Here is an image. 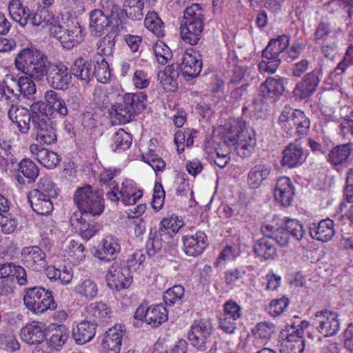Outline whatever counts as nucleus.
Here are the masks:
<instances>
[{
    "label": "nucleus",
    "instance_id": "9b49d317",
    "mask_svg": "<svg viewBox=\"0 0 353 353\" xmlns=\"http://www.w3.org/2000/svg\"><path fill=\"white\" fill-rule=\"evenodd\" d=\"M225 142L228 145H236L237 154L242 157H248L251 154L255 143L248 131L242 129L240 125L230 128L225 136Z\"/></svg>",
    "mask_w": 353,
    "mask_h": 353
},
{
    "label": "nucleus",
    "instance_id": "de8ad7c7",
    "mask_svg": "<svg viewBox=\"0 0 353 353\" xmlns=\"http://www.w3.org/2000/svg\"><path fill=\"white\" fill-rule=\"evenodd\" d=\"M121 30H111L98 42V50L105 56L113 54L115 46V38Z\"/></svg>",
    "mask_w": 353,
    "mask_h": 353
},
{
    "label": "nucleus",
    "instance_id": "603ef678",
    "mask_svg": "<svg viewBox=\"0 0 353 353\" xmlns=\"http://www.w3.org/2000/svg\"><path fill=\"white\" fill-rule=\"evenodd\" d=\"M284 224L290 236L297 241H301L303 238L305 230L300 221L295 219H286L284 221Z\"/></svg>",
    "mask_w": 353,
    "mask_h": 353
},
{
    "label": "nucleus",
    "instance_id": "f704fd0d",
    "mask_svg": "<svg viewBox=\"0 0 353 353\" xmlns=\"http://www.w3.org/2000/svg\"><path fill=\"white\" fill-rule=\"evenodd\" d=\"M145 0H125L122 13L132 21H140L143 18Z\"/></svg>",
    "mask_w": 353,
    "mask_h": 353
},
{
    "label": "nucleus",
    "instance_id": "f257e3e1",
    "mask_svg": "<svg viewBox=\"0 0 353 353\" xmlns=\"http://www.w3.org/2000/svg\"><path fill=\"white\" fill-rule=\"evenodd\" d=\"M52 64L46 54L32 48L22 49L14 59L18 70L39 81L44 79Z\"/></svg>",
    "mask_w": 353,
    "mask_h": 353
},
{
    "label": "nucleus",
    "instance_id": "4d7b16f0",
    "mask_svg": "<svg viewBox=\"0 0 353 353\" xmlns=\"http://www.w3.org/2000/svg\"><path fill=\"white\" fill-rule=\"evenodd\" d=\"M34 190L46 196L56 198L58 195L54 183L47 176L41 177L37 184V188Z\"/></svg>",
    "mask_w": 353,
    "mask_h": 353
},
{
    "label": "nucleus",
    "instance_id": "412c9836",
    "mask_svg": "<svg viewBox=\"0 0 353 353\" xmlns=\"http://www.w3.org/2000/svg\"><path fill=\"white\" fill-rule=\"evenodd\" d=\"M9 119L17 124L19 130L22 134H28L30 129V122L33 126L34 111L24 107L12 105L8 113Z\"/></svg>",
    "mask_w": 353,
    "mask_h": 353
},
{
    "label": "nucleus",
    "instance_id": "1a4fd4ad",
    "mask_svg": "<svg viewBox=\"0 0 353 353\" xmlns=\"http://www.w3.org/2000/svg\"><path fill=\"white\" fill-rule=\"evenodd\" d=\"M23 302L26 307L35 314L54 310L57 306L52 292L42 286L27 288Z\"/></svg>",
    "mask_w": 353,
    "mask_h": 353
},
{
    "label": "nucleus",
    "instance_id": "58836bf2",
    "mask_svg": "<svg viewBox=\"0 0 353 353\" xmlns=\"http://www.w3.org/2000/svg\"><path fill=\"white\" fill-rule=\"evenodd\" d=\"M310 128V121L305 113L300 110L296 112V117L294 124L292 126V131L290 133L292 137H297L301 139L308 134Z\"/></svg>",
    "mask_w": 353,
    "mask_h": 353
},
{
    "label": "nucleus",
    "instance_id": "393cba45",
    "mask_svg": "<svg viewBox=\"0 0 353 353\" xmlns=\"http://www.w3.org/2000/svg\"><path fill=\"white\" fill-rule=\"evenodd\" d=\"M334 225V221L330 219L321 220L318 223H313L310 226V236L317 241H329L335 234Z\"/></svg>",
    "mask_w": 353,
    "mask_h": 353
},
{
    "label": "nucleus",
    "instance_id": "6e6552de",
    "mask_svg": "<svg viewBox=\"0 0 353 353\" xmlns=\"http://www.w3.org/2000/svg\"><path fill=\"white\" fill-rule=\"evenodd\" d=\"M190 345L199 352L209 349L208 353H212L216 346L212 336V326L210 322L194 321L188 334Z\"/></svg>",
    "mask_w": 353,
    "mask_h": 353
},
{
    "label": "nucleus",
    "instance_id": "f03ea898",
    "mask_svg": "<svg viewBox=\"0 0 353 353\" xmlns=\"http://www.w3.org/2000/svg\"><path fill=\"white\" fill-rule=\"evenodd\" d=\"M30 111H34L32 130L36 133L37 141L43 145H50L57 141V123L46 113L43 102L33 103Z\"/></svg>",
    "mask_w": 353,
    "mask_h": 353
},
{
    "label": "nucleus",
    "instance_id": "c756f323",
    "mask_svg": "<svg viewBox=\"0 0 353 353\" xmlns=\"http://www.w3.org/2000/svg\"><path fill=\"white\" fill-rule=\"evenodd\" d=\"M261 232L265 237L273 239L281 247L288 246L290 243V236L285 224L279 227L266 224L261 227Z\"/></svg>",
    "mask_w": 353,
    "mask_h": 353
},
{
    "label": "nucleus",
    "instance_id": "79ce46f5",
    "mask_svg": "<svg viewBox=\"0 0 353 353\" xmlns=\"http://www.w3.org/2000/svg\"><path fill=\"white\" fill-rule=\"evenodd\" d=\"M19 172L28 179V183L35 182L39 174V169L37 165L29 159H23L18 165Z\"/></svg>",
    "mask_w": 353,
    "mask_h": 353
},
{
    "label": "nucleus",
    "instance_id": "ddd939ff",
    "mask_svg": "<svg viewBox=\"0 0 353 353\" xmlns=\"http://www.w3.org/2000/svg\"><path fill=\"white\" fill-rule=\"evenodd\" d=\"M323 74V68L319 65L315 68L312 72L306 74L303 80L299 82L293 93L294 96L300 99H305L310 97L316 90V88L320 83V77Z\"/></svg>",
    "mask_w": 353,
    "mask_h": 353
},
{
    "label": "nucleus",
    "instance_id": "a878e982",
    "mask_svg": "<svg viewBox=\"0 0 353 353\" xmlns=\"http://www.w3.org/2000/svg\"><path fill=\"white\" fill-rule=\"evenodd\" d=\"M31 208L37 214L48 216L54 209L52 197L41 194V193L32 190L28 196Z\"/></svg>",
    "mask_w": 353,
    "mask_h": 353
},
{
    "label": "nucleus",
    "instance_id": "774afa93",
    "mask_svg": "<svg viewBox=\"0 0 353 353\" xmlns=\"http://www.w3.org/2000/svg\"><path fill=\"white\" fill-rule=\"evenodd\" d=\"M275 332V325L273 323H259L254 334L260 339H270Z\"/></svg>",
    "mask_w": 353,
    "mask_h": 353
},
{
    "label": "nucleus",
    "instance_id": "c9c22d12",
    "mask_svg": "<svg viewBox=\"0 0 353 353\" xmlns=\"http://www.w3.org/2000/svg\"><path fill=\"white\" fill-rule=\"evenodd\" d=\"M168 319V311L162 305H156L146 309V323L157 327Z\"/></svg>",
    "mask_w": 353,
    "mask_h": 353
},
{
    "label": "nucleus",
    "instance_id": "bf43d9fd",
    "mask_svg": "<svg viewBox=\"0 0 353 353\" xmlns=\"http://www.w3.org/2000/svg\"><path fill=\"white\" fill-rule=\"evenodd\" d=\"M153 49L157 61L160 64H165L172 57L171 50L162 41L156 43Z\"/></svg>",
    "mask_w": 353,
    "mask_h": 353
},
{
    "label": "nucleus",
    "instance_id": "4468645a",
    "mask_svg": "<svg viewBox=\"0 0 353 353\" xmlns=\"http://www.w3.org/2000/svg\"><path fill=\"white\" fill-rule=\"evenodd\" d=\"M314 323L317 330L324 337L335 335L340 327L337 314L328 310L317 312L315 314Z\"/></svg>",
    "mask_w": 353,
    "mask_h": 353
},
{
    "label": "nucleus",
    "instance_id": "e2e57ef3",
    "mask_svg": "<svg viewBox=\"0 0 353 353\" xmlns=\"http://www.w3.org/2000/svg\"><path fill=\"white\" fill-rule=\"evenodd\" d=\"M19 78H17L12 74H6L3 81V84L5 85L7 89L8 94H13L16 97L19 96L20 85Z\"/></svg>",
    "mask_w": 353,
    "mask_h": 353
},
{
    "label": "nucleus",
    "instance_id": "20e7f679",
    "mask_svg": "<svg viewBox=\"0 0 353 353\" xmlns=\"http://www.w3.org/2000/svg\"><path fill=\"white\" fill-rule=\"evenodd\" d=\"M73 200L79 210V214L84 216H99L105 208L103 191L93 190L88 184L77 189Z\"/></svg>",
    "mask_w": 353,
    "mask_h": 353
},
{
    "label": "nucleus",
    "instance_id": "0eeeda50",
    "mask_svg": "<svg viewBox=\"0 0 353 353\" xmlns=\"http://www.w3.org/2000/svg\"><path fill=\"white\" fill-rule=\"evenodd\" d=\"M288 79L283 77H268L259 88L257 98L254 101V110H267L270 103L276 101L283 94Z\"/></svg>",
    "mask_w": 353,
    "mask_h": 353
},
{
    "label": "nucleus",
    "instance_id": "5fc2aeb1",
    "mask_svg": "<svg viewBox=\"0 0 353 353\" xmlns=\"http://www.w3.org/2000/svg\"><path fill=\"white\" fill-rule=\"evenodd\" d=\"M81 32L80 27L72 26V29H69L66 34L62 38L61 43L63 47L71 49L79 44L81 40Z\"/></svg>",
    "mask_w": 353,
    "mask_h": 353
},
{
    "label": "nucleus",
    "instance_id": "4be33fe9",
    "mask_svg": "<svg viewBox=\"0 0 353 353\" xmlns=\"http://www.w3.org/2000/svg\"><path fill=\"white\" fill-rule=\"evenodd\" d=\"M121 250L117 238L108 235L103 239L94 252V256L101 261H110L117 258Z\"/></svg>",
    "mask_w": 353,
    "mask_h": 353
},
{
    "label": "nucleus",
    "instance_id": "3c124183",
    "mask_svg": "<svg viewBox=\"0 0 353 353\" xmlns=\"http://www.w3.org/2000/svg\"><path fill=\"white\" fill-rule=\"evenodd\" d=\"M145 27L155 34L163 36L164 33L163 22L155 12H148L144 20Z\"/></svg>",
    "mask_w": 353,
    "mask_h": 353
},
{
    "label": "nucleus",
    "instance_id": "8fccbe9b",
    "mask_svg": "<svg viewBox=\"0 0 353 353\" xmlns=\"http://www.w3.org/2000/svg\"><path fill=\"white\" fill-rule=\"evenodd\" d=\"M54 21L52 14L50 13L49 9L40 8L35 13L32 12L30 23L34 26H44L45 24L51 26Z\"/></svg>",
    "mask_w": 353,
    "mask_h": 353
},
{
    "label": "nucleus",
    "instance_id": "09e8293b",
    "mask_svg": "<svg viewBox=\"0 0 353 353\" xmlns=\"http://www.w3.org/2000/svg\"><path fill=\"white\" fill-rule=\"evenodd\" d=\"M36 159L41 165L49 169L54 168L60 161L56 152L43 148L36 153Z\"/></svg>",
    "mask_w": 353,
    "mask_h": 353
},
{
    "label": "nucleus",
    "instance_id": "9d476101",
    "mask_svg": "<svg viewBox=\"0 0 353 353\" xmlns=\"http://www.w3.org/2000/svg\"><path fill=\"white\" fill-rule=\"evenodd\" d=\"M304 330L300 325H288L280 332L281 353H303L305 349Z\"/></svg>",
    "mask_w": 353,
    "mask_h": 353
},
{
    "label": "nucleus",
    "instance_id": "7c9ffc66",
    "mask_svg": "<svg viewBox=\"0 0 353 353\" xmlns=\"http://www.w3.org/2000/svg\"><path fill=\"white\" fill-rule=\"evenodd\" d=\"M8 10L12 19L21 27H25L30 22L32 15V11L28 6H23L19 0L10 1Z\"/></svg>",
    "mask_w": 353,
    "mask_h": 353
},
{
    "label": "nucleus",
    "instance_id": "a211bd4d",
    "mask_svg": "<svg viewBox=\"0 0 353 353\" xmlns=\"http://www.w3.org/2000/svg\"><path fill=\"white\" fill-rule=\"evenodd\" d=\"M22 259L27 268L39 272L47 265L46 254L38 246H29L23 248Z\"/></svg>",
    "mask_w": 353,
    "mask_h": 353
},
{
    "label": "nucleus",
    "instance_id": "69168bd1",
    "mask_svg": "<svg viewBox=\"0 0 353 353\" xmlns=\"http://www.w3.org/2000/svg\"><path fill=\"white\" fill-rule=\"evenodd\" d=\"M241 315V307L232 300L225 303L223 313L221 314V316L235 320L239 319Z\"/></svg>",
    "mask_w": 353,
    "mask_h": 353
},
{
    "label": "nucleus",
    "instance_id": "c03bdc74",
    "mask_svg": "<svg viewBox=\"0 0 353 353\" xmlns=\"http://www.w3.org/2000/svg\"><path fill=\"white\" fill-rule=\"evenodd\" d=\"M300 110L285 106L279 118L281 128L288 134L292 131V126L296 117V112Z\"/></svg>",
    "mask_w": 353,
    "mask_h": 353
},
{
    "label": "nucleus",
    "instance_id": "aec40b11",
    "mask_svg": "<svg viewBox=\"0 0 353 353\" xmlns=\"http://www.w3.org/2000/svg\"><path fill=\"white\" fill-rule=\"evenodd\" d=\"M86 218L88 216L75 212L72 214L70 222L72 227L79 231L83 239L88 240L99 231L101 225L97 221H88Z\"/></svg>",
    "mask_w": 353,
    "mask_h": 353
},
{
    "label": "nucleus",
    "instance_id": "72a5a7b5",
    "mask_svg": "<svg viewBox=\"0 0 353 353\" xmlns=\"http://www.w3.org/2000/svg\"><path fill=\"white\" fill-rule=\"evenodd\" d=\"M119 194L121 201L125 205H134L143 196L142 192L137 191L134 183L129 179H125L122 182Z\"/></svg>",
    "mask_w": 353,
    "mask_h": 353
},
{
    "label": "nucleus",
    "instance_id": "b1692460",
    "mask_svg": "<svg viewBox=\"0 0 353 353\" xmlns=\"http://www.w3.org/2000/svg\"><path fill=\"white\" fill-rule=\"evenodd\" d=\"M97 325V322L94 319L93 321H82L73 327L72 336L76 343L83 345L90 341L96 334Z\"/></svg>",
    "mask_w": 353,
    "mask_h": 353
},
{
    "label": "nucleus",
    "instance_id": "cd10ccee",
    "mask_svg": "<svg viewBox=\"0 0 353 353\" xmlns=\"http://www.w3.org/2000/svg\"><path fill=\"white\" fill-rule=\"evenodd\" d=\"M48 339L46 337V344L54 348L55 350H59L66 343L69 337V330L64 325H51L48 330Z\"/></svg>",
    "mask_w": 353,
    "mask_h": 353
},
{
    "label": "nucleus",
    "instance_id": "4c0bfd02",
    "mask_svg": "<svg viewBox=\"0 0 353 353\" xmlns=\"http://www.w3.org/2000/svg\"><path fill=\"white\" fill-rule=\"evenodd\" d=\"M268 237L261 238L254 243L253 250L258 256L265 260L274 259L276 255V248L268 241Z\"/></svg>",
    "mask_w": 353,
    "mask_h": 353
},
{
    "label": "nucleus",
    "instance_id": "7ed1b4c3",
    "mask_svg": "<svg viewBox=\"0 0 353 353\" xmlns=\"http://www.w3.org/2000/svg\"><path fill=\"white\" fill-rule=\"evenodd\" d=\"M183 223L178 220L177 216L163 218L160 222L159 229H151L145 245L147 254L149 256H154L163 248L164 244L177 233Z\"/></svg>",
    "mask_w": 353,
    "mask_h": 353
},
{
    "label": "nucleus",
    "instance_id": "ea45409f",
    "mask_svg": "<svg viewBox=\"0 0 353 353\" xmlns=\"http://www.w3.org/2000/svg\"><path fill=\"white\" fill-rule=\"evenodd\" d=\"M271 172L268 165L257 164L249 172L248 179L253 188H258L261 183L266 180Z\"/></svg>",
    "mask_w": 353,
    "mask_h": 353
},
{
    "label": "nucleus",
    "instance_id": "f8f14e48",
    "mask_svg": "<svg viewBox=\"0 0 353 353\" xmlns=\"http://www.w3.org/2000/svg\"><path fill=\"white\" fill-rule=\"evenodd\" d=\"M108 286L112 290L119 291L128 288L132 282L131 270L125 262H114L107 274Z\"/></svg>",
    "mask_w": 353,
    "mask_h": 353
},
{
    "label": "nucleus",
    "instance_id": "39448f33",
    "mask_svg": "<svg viewBox=\"0 0 353 353\" xmlns=\"http://www.w3.org/2000/svg\"><path fill=\"white\" fill-rule=\"evenodd\" d=\"M204 20V12L200 4L193 3L188 7L180 27L182 39L192 46L197 44L203 31Z\"/></svg>",
    "mask_w": 353,
    "mask_h": 353
},
{
    "label": "nucleus",
    "instance_id": "bb28decb",
    "mask_svg": "<svg viewBox=\"0 0 353 353\" xmlns=\"http://www.w3.org/2000/svg\"><path fill=\"white\" fill-rule=\"evenodd\" d=\"M294 195V188L289 177L278 179L274 188V197L283 206L290 205Z\"/></svg>",
    "mask_w": 353,
    "mask_h": 353
},
{
    "label": "nucleus",
    "instance_id": "052dcab7",
    "mask_svg": "<svg viewBox=\"0 0 353 353\" xmlns=\"http://www.w3.org/2000/svg\"><path fill=\"white\" fill-rule=\"evenodd\" d=\"M20 91L19 96L23 94L27 98H30L36 92V85L32 79L29 76L19 77Z\"/></svg>",
    "mask_w": 353,
    "mask_h": 353
},
{
    "label": "nucleus",
    "instance_id": "0e129e2a",
    "mask_svg": "<svg viewBox=\"0 0 353 353\" xmlns=\"http://www.w3.org/2000/svg\"><path fill=\"white\" fill-rule=\"evenodd\" d=\"M288 304L289 300L285 296L279 299H274L270 304L269 313L272 316H277L284 312Z\"/></svg>",
    "mask_w": 353,
    "mask_h": 353
},
{
    "label": "nucleus",
    "instance_id": "c85d7f7f",
    "mask_svg": "<svg viewBox=\"0 0 353 353\" xmlns=\"http://www.w3.org/2000/svg\"><path fill=\"white\" fill-rule=\"evenodd\" d=\"M305 160L302 147L297 143H290L283 151L281 165L294 168L301 165Z\"/></svg>",
    "mask_w": 353,
    "mask_h": 353
},
{
    "label": "nucleus",
    "instance_id": "a18cd8bd",
    "mask_svg": "<svg viewBox=\"0 0 353 353\" xmlns=\"http://www.w3.org/2000/svg\"><path fill=\"white\" fill-rule=\"evenodd\" d=\"M92 78L96 77L99 82L105 83L110 80L109 65L104 58L94 61L92 65Z\"/></svg>",
    "mask_w": 353,
    "mask_h": 353
},
{
    "label": "nucleus",
    "instance_id": "13d9d810",
    "mask_svg": "<svg viewBox=\"0 0 353 353\" xmlns=\"http://www.w3.org/2000/svg\"><path fill=\"white\" fill-rule=\"evenodd\" d=\"M352 65H353V44H350L348 46L343 59L338 63L334 70L330 74L332 75L334 74L335 76L341 75Z\"/></svg>",
    "mask_w": 353,
    "mask_h": 353
},
{
    "label": "nucleus",
    "instance_id": "864d4df0",
    "mask_svg": "<svg viewBox=\"0 0 353 353\" xmlns=\"http://www.w3.org/2000/svg\"><path fill=\"white\" fill-rule=\"evenodd\" d=\"M184 296V288L181 285H174L169 288L163 295V300L168 305H172L175 303H181V300Z\"/></svg>",
    "mask_w": 353,
    "mask_h": 353
},
{
    "label": "nucleus",
    "instance_id": "37998d69",
    "mask_svg": "<svg viewBox=\"0 0 353 353\" xmlns=\"http://www.w3.org/2000/svg\"><path fill=\"white\" fill-rule=\"evenodd\" d=\"M108 26L111 27V23L101 10L95 9L91 11L90 13V28L92 31L101 32Z\"/></svg>",
    "mask_w": 353,
    "mask_h": 353
},
{
    "label": "nucleus",
    "instance_id": "2f4dec72",
    "mask_svg": "<svg viewBox=\"0 0 353 353\" xmlns=\"http://www.w3.org/2000/svg\"><path fill=\"white\" fill-rule=\"evenodd\" d=\"M94 61H85L82 58L74 61L70 68L71 75L88 83L92 79Z\"/></svg>",
    "mask_w": 353,
    "mask_h": 353
},
{
    "label": "nucleus",
    "instance_id": "6ab92c4d",
    "mask_svg": "<svg viewBox=\"0 0 353 353\" xmlns=\"http://www.w3.org/2000/svg\"><path fill=\"white\" fill-rule=\"evenodd\" d=\"M22 340L30 345H38L43 343L48 334L46 332L45 325L41 322L32 321L21 330Z\"/></svg>",
    "mask_w": 353,
    "mask_h": 353
},
{
    "label": "nucleus",
    "instance_id": "5701e85b",
    "mask_svg": "<svg viewBox=\"0 0 353 353\" xmlns=\"http://www.w3.org/2000/svg\"><path fill=\"white\" fill-rule=\"evenodd\" d=\"M183 242L185 253L191 256L201 254L208 245L207 236L202 231L196 232L194 235L184 236Z\"/></svg>",
    "mask_w": 353,
    "mask_h": 353
},
{
    "label": "nucleus",
    "instance_id": "2eb2a0df",
    "mask_svg": "<svg viewBox=\"0 0 353 353\" xmlns=\"http://www.w3.org/2000/svg\"><path fill=\"white\" fill-rule=\"evenodd\" d=\"M46 78L51 88L55 90H65L71 82L72 76L65 65L52 63Z\"/></svg>",
    "mask_w": 353,
    "mask_h": 353
},
{
    "label": "nucleus",
    "instance_id": "473e14b6",
    "mask_svg": "<svg viewBox=\"0 0 353 353\" xmlns=\"http://www.w3.org/2000/svg\"><path fill=\"white\" fill-rule=\"evenodd\" d=\"M101 11L104 13L108 20L110 21L111 29L122 30L125 28L121 17L123 13H122V10L119 5L113 1L108 2L106 6H103Z\"/></svg>",
    "mask_w": 353,
    "mask_h": 353
},
{
    "label": "nucleus",
    "instance_id": "423d86ee",
    "mask_svg": "<svg viewBox=\"0 0 353 353\" xmlns=\"http://www.w3.org/2000/svg\"><path fill=\"white\" fill-rule=\"evenodd\" d=\"M148 96L143 92L126 93L123 97V102L112 106V112H115V118L119 123H127L132 117L142 112L146 108Z\"/></svg>",
    "mask_w": 353,
    "mask_h": 353
},
{
    "label": "nucleus",
    "instance_id": "e433bc0d",
    "mask_svg": "<svg viewBox=\"0 0 353 353\" xmlns=\"http://www.w3.org/2000/svg\"><path fill=\"white\" fill-rule=\"evenodd\" d=\"M352 150L353 143H352L339 145L330 151L328 160L334 165H341L347 161Z\"/></svg>",
    "mask_w": 353,
    "mask_h": 353
},
{
    "label": "nucleus",
    "instance_id": "6e6d98bb",
    "mask_svg": "<svg viewBox=\"0 0 353 353\" xmlns=\"http://www.w3.org/2000/svg\"><path fill=\"white\" fill-rule=\"evenodd\" d=\"M89 311L99 321H105L110 318L111 313L110 309L102 301L90 304Z\"/></svg>",
    "mask_w": 353,
    "mask_h": 353
},
{
    "label": "nucleus",
    "instance_id": "338daca9",
    "mask_svg": "<svg viewBox=\"0 0 353 353\" xmlns=\"http://www.w3.org/2000/svg\"><path fill=\"white\" fill-rule=\"evenodd\" d=\"M276 42V41L272 39L270 40L268 45L262 52L263 59H279V54L285 51L284 50H282V48H280Z\"/></svg>",
    "mask_w": 353,
    "mask_h": 353
},
{
    "label": "nucleus",
    "instance_id": "a19ab883",
    "mask_svg": "<svg viewBox=\"0 0 353 353\" xmlns=\"http://www.w3.org/2000/svg\"><path fill=\"white\" fill-rule=\"evenodd\" d=\"M74 290L86 300L90 301L97 296L99 289L95 281L90 279H86L81 281L75 286Z\"/></svg>",
    "mask_w": 353,
    "mask_h": 353
},
{
    "label": "nucleus",
    "instance_id": "dca6fc26",
    "mask_svg": "<svg viewBox=\"0 0 353 353\" xmlns=\"http://www.w3.org/2000/svg\"><path fill=\"white\" fill-rule=\"evenodd\" d=\"M201 55L194 50L186 51L182 57L181 70L187 81L197 77L202 69Z\"/></svg>",
    "mask_w": 353,
    "mask_h": 353
},
{
    "label": "nucleus",
    "instance_id": "680f3d73",
    "mask_svg": "<svg viewBox=\"0 0 353 353\" xmlns=\"http://www.w3.org/2000/svg\"><path fill=\"white\" fill-rule=\"evenodd\" d=\"M17 224V219L10 214L3 215L0 213V227L3 233L6 234L12 233L16 230Z\"/></svg>",
    "mask_w": 353,
    "mask_h": 353
},
{
    "label": "nucleus",
    "instance_id": "f3484780",
    "mask_svg": "<svg viewBox=\"0 0 353 353\" xmlns=\"http://www.w3.org/2000/svg\"><path fill=\"white\" fill-rule=\"evenodd\" d=\"M124 326L115 325L109 328L103 334L101 346L105 353H119L125 330Z\"/></svg>",
    "mask_w": 353,
    "mask_h": 353
},
{
    "label": "nucleus",
    "instance_id": "49530a36",
    "mask_svg": "<svg viewBox=\"0 0 353 353\" xmlns=\"http://www.w3.org/2000/svg\"><path fill=\"white\" fill-rule=\"evenodd\" d=\"M132 137L123 129H119L112 137L111 147L113 151L128 149L132 144Z\"/></svg>",
    "mask_w": 353,
    "mask_h": 353
}]
</instances>
